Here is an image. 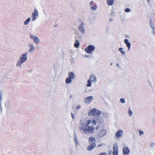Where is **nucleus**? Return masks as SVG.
<instances>
[{
    "label": "nucleus",
    "instance_id": "obj_24",
    "mask_svg": "<svg viewBox=\"0 0 155 155\" xmlns=\"http://www.w3.org/2000/svg\"><path fill=\"white\" fill-rule=\"evenodd\" d=\"M31 20V18L30 17L28 18L27 19H26L24 23V25H27L29 22Z\"/></svg>",
    "mask_w": 155,
    "mask_h": 155
},
{
    "label": "nucleus",
    "instance_id": "obj_25",
    "mask_svg": "<svg viewBox=\"0 0 155 155\" xmlns=\"http://www.w3.org/2000/svg\"><path fill=\"white\" fill-rule=\"evenodd\" d=\"M38 11L36 9H35L34 10V12H33L32 13V15L36 16H38Z\"/></svg>",
    "mask_w": 155,
    "mask_h": 155
},
{
    "label": "nucleus",
    "instance_id": "obj_43",
    "mask_svg": "<svg viewBox=\"0 0 155 155\" xmlns=\"http://www.w3.org/2000/svg\"><path fill=\"white\" fill-rule=\"evenodd\" d=\"M149 23L150 24L153 23V21L151 19L149 20Z\"/></svg>",
    "mask_w": 155,
    "mask_h": 155
},
{
    "label": "nucleus",
    "instance_id": "obj_8",
    "mask_svg": "<svg viewBox=\"0 0 155 155\" xmlns=\"http://www.w3.org/2000/svg\"><path fill=\"white\" fill-rule=\"evenodd\" d=\"M93 100V97L92 96H89L85 97L84 101L85 103L88 104L91 103V101Z\"/></svg>",
    "mask_w": 155,
    "mask_h": 155
},
{
    "label": "nucleus",
    "instance_id": "obj_31",
    "mask_svg": "<svg viewBox=\"0 0 155 155\" xmlns=\"http://www.w3.org/2000/svg\"><path fill=\"white\" fill-rule=\"evenodd\" d=\"M120 102L122 103H124L125 102V99L124 98H121L120 99Z\"/></svg>",
    "mask_w": 155,
    "mask_h": 155
},
{
    "label": "nucleus",
    "instance_id": "obj_23",
    "mask_svg": "<svg viewBox=\"0 0 155 155\" xmlns=\"http://www.w3.org/2000/svg\"><path fill=\"white\" fill-rule=\"evenodd\" d=\"M107 2L109 5L111 6L113 5L114 0H107Z\"/></svg>",
    "mask_w": 155,
    "mask_h": 155
},
{
    "label": "nucleus",
    "instance_id": "obj_21",
    "mask_svg": "<svg viewBox=\"0 0 155 155\" xmlns=\"http://www.w3.org/2000/svg\"><path fill=\"white\" fill-rule=\"evenodd\" d=\"M65 83L67 84L71 83L72 82V79L69 77L67 78L65 80Z\"/></svg>",
    "mask_w": 155,
    "mask_h": 155
},
{
    "label": "nucleus",
    "instance_id": "obj_10",
    "mask_svg": "<svg viewBox=\"0 0 155 155\" xmlns=\"http://www.w3.org/2000/svg\"><path fill=\"white\" fill-rule=\"evenodd\" d=\"M123 155H128L130 153V150L129 148L126 147L124 148L123 149Z\"/></svg>",
    "mask_w": 155,
    "mask_h": 155
},
{
    "label": "nucleus",
    "instance_id": "obj_44",
    "mask_svg": "<svg viewBox=\"0 0 155 155\" xmlns=\"http://www.w3.org/2000/svg\"><path fill=\"white\" fill-rule=\"evenodd\" d=\"M90 5H91V6L92 5H94L93 4V2L92 1L91 2H90Z\"/></svg>",
    "mask_w": 155,
    "mask_h": 155
},
{
    "label": "nucleus",
    "instance_id": "obj_18",
    "mask_svg": "<svg viewBox=\"0 0 155 155\" xmlns=\"http://www.w3.org/2000/svg\"><path fill=\"white\" fill-rule=\"evenodd\" d=\"M23 63L19 59L17 61L16 67H19L20 68H22L21 64Z\"/></svg>",
    "mask_w": 155,
    "mask_h": 155
},
{
    "label": "nucleus",
    "instance_id": "obj_41",
    "mask_svg": "<svg viewBox=\"0 0 155 155\" xmlns=\"http://www.w3.org/2000/svg\"><path fill=\"white\" fill-rule=\"evenodd\" d=\"M2 94H0V102L1 103L2 102L1 95H2Z\"/></svg>",
    "mask_w": 155,
    "mask_h": 155
},
{
    "label": "nucleus",
    "instance_id": "obj_39",
    "mask_svg": "<svg viewBox=\"0 0 155 155\" xmlns=\"http://www.w3.org/2000/svg\"><path fill=\"white\" fill-rule=\"evenodd\" d=\"M71 117H72V119L73 120H74V115L72 113H71Z\"/></svg>",
    "mask_w": 155,
    "mask_h": 155
},
{
    "label": "nucleus",
    "instance_id": "obj_45",
    "mask_svg": "<svg viewBox=\"0 0 155 155\" xmlns=\"http://www.w3.org/2000/svg\"><path fill=\"white\" fill-rule=\"evenodd\" d=\"M125 37L127 38H129V36L128 35H127L125 36Z\"/></svg>",
    "mask_w": 155,
    "mask_h": 155
},
{
    "label": "nucleus",
    "instance_id": "obj_6",
    "mask_svg": "<svg viewBox=\"0 0 155 155\" xmlns=\"http://www.w3.org/2000/svg\"><path fill=\"white\" fill-rule=\"evenodd\" d=\"M112 154L113 155H118V148L117 143H114L113 146Z\"/></svg>",
    "mask_w": 155,
    "mask_h": 155
},
{
    "label": "nucleus",
    "instance_id": "obj_56",
    "mask_svg": "<svg viewBox=\"0 0 155 155\" xmlns=\"http://www.w3.org/2000/svg\"><path fill=\"white\" fill-rule=\"evenodd\" d=\"M85 57H88V56H87V55H86L85 56Z\"/></svg>",
    "mask_w": 155,
    "mask_h": 155
},
{
    "label": "nucleus",
    "instance_id": "obj_47",
    "mask_svg": "<svg viewBox=\"0 0 155 155\" xmlns=\"http://www.w3.org/2000/svg\"><path fill=\"white\" fill-rule=\"evenodd\" d=\"M112 19L111 18H110L109 19V21L110 22H111L112 21Z\"/></svg>",
    "mask_w": 155,
    "mask_h": 155
},
{
    "label": "nucleus",
    "instance_id": "obj_19",
    "mask_svg": "<svg viewBox=\"0 0 155 155\" xmlns=\"http://www.w3.org/2000/svg\"><path fill=\"white\" fill-rule=\"evenodd\" d=\"M74 138L75 141V143L76 145H79V143L78 142L77 140V135L75 133V132H74Z\"/></svg>",
    "mask_w": 155,
    "mask_h": 155
},
{
    "label": "nucleus",
    "instance_id": "obj_53",
    "mask_svg": "<svg viewBox=\"0 0 155 155\" xmlns=\"http://www.w3.org/2000/svg\"><path fill=\"white\" fill-rule=\"evenodd\" d=\"M113 64V63H111L110 64V65H112Z\"/></svg>",
    "mask_w": 155,
    "mask_h": 155
},
{
    "label": "nucleus",
    "instance_id": "obj_9",
    "mask_svg": "<svg viewBox=\"0 0 155 155\" xmlns=\"http://www.w3.org/2000/svg\"><path fill=\"white\" fill-rule=\"evenodd\" d=\"M30 38L33 40L36 44H37L39 42V40L36 36L31 35L30 36Z\"/></svg>",
    "mask_w": 155,
    "mask_h": 155
},
{
    "label": "nucleus",
    "instance_id": "obj_14",
    "mask_svg": "<svg viewBox=\"0 0 155 155\" xmlns=\"http://www.w3.org/2000/svg\"><path fill=\"white\" fill-rule=\"evenodd\" d=\"M28 46L30 47V48L29 50V52H31L35 50V48L34 47L33 44H28Z\"/></svg>",
    "mask_w": 155,
    "mask_h": 155
},
{
    "label": "nucleus",
    "instance_id": "obj_38",
    "mask_svg": "<svg viewBox=\"0 0 155 155\" xmlns=\"http://www.w3.org/2000/svg\"><path fill=\"white\" fill-rule=\"evenodd\" d=\"M143 134V132L142 131L140 130L139 131V135L141 136V134Z\"/></svg>",
    "mask_w": 155,
    "mask_h": 155
},
{
    "label": "nucleus",
    "instance_id": "obj_12",
    "mask_svg": "<svg viewBox=\"0 0 155 155\" xmlns=\"http://www.w3.org/2000/svg\"><path fill=\"white\" fill-rule=\"evenodd\" d=\"M89 79L94 83L96 82L97 81V78L94 74L91 75Z\"/></svg>",
    "mask_w": 155,
    "mask_h": 155
},
{
    "label": "nucleus",
    "instance_id": "obj_54",
    "mask_svg": "<svg viewBox=\"0 0 155 155\" xmlns=\"http://www.w3.org/2000/svg\"><path fill=\"white\" fill-rule=\"evenodd\" d=\"M148 2H149L150 1V0H147Z\"/></svg>",
    "mask_w": 155,
    "mask_h": 155
},
{
    "label": "nucleus",
    "instance_id": "obj_27",
    "mask_svg": "<svg viewBox=\"0 0 155 155\" xmlns=\"http://www.w3.org/2000/svg\"><path fill=\"white\" fill-rule=\"evenodd\" d=\"M91 81L88 79L87 81V86L88 87L91 86L92 85Z\"/></svg>",
    "mask_w": 155,
    "mask_h": 155
},
{
    "label": "nucleus",
    "instance_id": "obj_36",
    "mask_svg": "<svg viewBox=\"0 0 155 155\" xmlns=\"http://www.w3.org/2000/svg\"><path fill=\"white\" fill-rule=\"evenodd\" d=\"M152 31H151L152 33L154 35H155V28L152 29Z\"/></svg>",
    "mask_w": 155,
    "mask_h": 155
},
{
    "label": "nucleus",
    "instance_id": "obj_28",
    "mask_svg": "<svg viewBox=\"0 0 155 155\" xmlns=\"http://www.w3.org/2000/svg\"><path fill=\"white\" fill-rule=\"evenodd\" d=\"M94 5V6H91V9L93 11H94V10H96V9L97 8V6H96V5Z\"/></svg>",
    "mask_w": 155,
    "mask_h": 155
},
{
    "label": "nucleus",
    "instance_id": "obj_48",
    "mask_svg": "<svg viewBox=\"0 0 155 155\" xmlns=\"http://www.w3.org/2000/svg\"><path fill=\"white\" fill-rule=\"evenodd\" d=\"M5 106L6 107H7V108H8V105H7V104H5Z\"/></svg>",
    "mask_w": 155,
    "mask_h": 155
},
{
    "label": "nucleus",
    "instance_id": "obj_52",
    "mask_svg": "<svg viewBox=\"0 0 155 155\" xmlns=\"http://www.w3.org/2000/svg\"><path fill=\"white\" fill-rule=\"evenodd\" d=\"M44 14H45V15H47V14H46V13H45V12H44Z\"/></svg>",
    "mask_w": 155,
    "mask_h": 155
},
{
    "label": "nucleus",
    "instance_id": "obj_22",
    "mask_svg": "<svg viewBox=\"0 0 155 155\" xmlns=\"http://www.w3.org/2000/svg\"><path fill=\"white\" fill-rule=\"evenodd\" d=\"M80 45V43L78 40H75V43L74 44V46L76 48H78Z\"/></svg>",
    "mask_w": 155,
    "mask_h": 155
},
{
    "label": "nucleus",
    "instance_id": "obj_32",
    "mask_svg": "<svg viewBox=\"0 0 155 155\" xmlns=\"http://www.w3.org/2000/svg\"><path fill=\"white\" fill-rule=\"evenodd\" d=\"M150 26L152 29L155 28L154 24L153 23L150 24Z\"/></svg>",
    "mask_w": 155,
    "mask_h": 155
},
{
    "label": "nucleus",
    "instance_id": "obj_11",
    "mask_svg": "<svg viewBox=\"0 0 155 155\" xmlns=\"http://www.w3.org/2000/svg\"><path fill=\"white\" fill-rule=\"evenodd\" d=\"M124 42L125 44L126 45V47L128 48L127 50L129 51L130 50L131 47V43L129 41L128 39H125L124 40Z\"/></svg>",
    "mask_w": 155,
    "mask_h": 155
},
{
    "label": "nucleus",
    "instance_id": "obj_49",
    "mask_svg": "<svg viewBox=\"0 0 155 155\" xmlns=\"http://www.w3.org/2000/svg\"><path fill=\"white\" fill-rule=\"evenodd\" d=\"M99 128V127L98 126H97L96 127V130H97V129H98Z\"/></svg>",
    "mask_w": 155,
    "mask_h": 155
},
{
    "label": "nucleus",
    "instance_id": "obj_5",
    "mask_svg": "<svg viewBox=\"0 0 155 155\" xmlns=\"http://www.w3.org/2000/svg\"><path fill=\"white\" fill-rule=\"evenodd\" d=\"M107 133V132L106 130L102 129L100 132L96 135V138H98L103 137L106 135Z\"/></svg>",
    "mask_w": 155,
    "mask_h": 155
},
{
    "label": "nucleus",
    "instance_id": "obj_57",
    "mask_svg": "<svg viewBox=\"0 0 155 155\" xmlns=\"http://www.w3.org/2000/svg\"><path fill=\"white\" fill-rule=\"evenodd\" d=\"M71 96H72V95H71V96H70V98H71Z\"/></svg>",
    "mask_w": 155,
    "mask_h": 155
},
{
    "label": "nucleus",
    "instance_id": "obj_30",
    "mask_svg": "<svg viewBox=\"0 0 155 155\" xmlns=\"http://www.w3.org/2000/svg\"><path fill=\"white\" fill-rule=\"evenodd\" d=\"M124 11L125 12H129L131 11L130 9L129 8H127L125 9Z\"/></svg>",
    "mask_w": 155,
    "mask_h": 155
},
{
    "label": "nucleus",
    "instance_id": "obj_37",
    "mask_svg": "<svg viewBox=\"0 0 155 155\" xmlns=\"http://www.w3.org/2000/svg\"><path fill=\"white\" fill-rule=\"evenodd\" d=\"M155 145V143H151L150 144V146L151 147H154Z\"/></svg>",
    "mask_w": 155,
    "mask_h": 155
},
{
    "label": "nucleus",
    "instance_id": "obj_2",
    "mask_svg": "<svg viewBox=\"0 0 155 155\" xmlns=\"http://www.w3.org/2000/svg\"><path fill=\"white\" fill-rule=\"evenodd\" d=\"M101 114V112L100 110H97L96 108H93L90 110L88 113L89 116H98Z\"/></svg>",
    "mask_w": 155,
    "mask_h": 155
},
{
    "label": "nucleus",
    "instance_id": "obj_55",
    "mask_svg": "<svg viewBox=\"0 0 155 155\" xmlns=\"http://www.w3.org/2000/svg\"><path fill=\"white\" fill-rule=\"evenodd\" d=\"M56 26H57V25H55L54 26V27H56Z\"/></svg>",
    "mask_w": 155,
    "mask_h": 155
},
{
    "label": "nucleus",
    "instance_id": "obj_7",
    "mask_svg": "<svg viewBox=\"0 0 155 155\" xmlns=\"http://www.w3.org/2000/svg\"><path fill=\"white\" fill-rule=\"evenodd\" d=\"M27 54L28 52H26L22 54L19 59L23 63H24L27 59Z\"/></svg>",
    "mask_w": 155,
    "mask_h": 155
},
{
    "label": "nucleus",
    "instance_id": "obj_42",
    "mask_svg": "<svg viewBox=\"0 0 155 155\" xmlns=\"http://www.w3.org/2000/svg\"><path fill=\"white\" fill-rule=\"evenodd\" d=\"M80 108H81V106L80 105H78L76 107V108L77 109H79Z\"/></svg>",
    "mask_w": 155,
    "mask_h": 155
},
{
    "label": "nucleus",
    "instance_id": "obj_17",
    "mask_svg": "<svg viewBox=\"0 0 155 155\" xmlns=\"http://www.w3.org/2000/svg\"><path fill=\"white\" fill-rule=\"evenodd\" d=\"M68 76L71 79H74L75 76L74 73L72 72H69L68 73Z\"/></svg>",
    "mask_w": 155,
    "mask_h": 155
},
{
    "label": "nucleus",
    "instance_id": "obj_26",
    "mask_svg": "<svg viewBox=\"0 0 155 155\" xmlns=\"http://www.w3.org/2000/svg\"><path fill=\"white\" fill-rule=\"evenodd\" d=\"M97 119L99 121V122L101 123L103 119L102 117H100L99 116H97Z\"/></svg>",
    "mask_w": 155,
    "mask_h": 155
},
{
    "label": "nucleus",
    "instance_id": "obj_51",
    "mask_svg": "<svg viewBox=\"0 0 155 155\" xmlns=\"http://www.w3.org/2000/svg\"><path fill=\"white\" fill-rule=\"evenodd\" d=\"M8 103L9 104H11V103L10 102H8Z\"/></svg>",
    "mask_w": 155,
    "mask_h": 155
},
{
    "label": "nucleus",
    "instance_id": "obj_35",
    "mask_svg": "<svg viewBox=\"0 0 155 155\" xmlns=\"http://www.w3.org/2000/svg\"><path fill=\"white\" fill-rule=\"evenodd\" d=\"M2 111V103L0 102V113Z\"/></svg>",
    "mask_w": 155,
    "mask_h": 155
},
{
    "label": "nucleus",
    "instance_id": "obj_34",
    "mask_svg": "<svg viewBox=\"0 0 155 155\" xmlns=\"http://www.w3.org/2000/svg\"><path fill=\"white\" fill-rule=\"evenodd\" d=\"M92 123L93 124L95 125L96 124L97 122L96 120H93L92 122Z\"/></svg>",
    "mask_w": 155,
    "mask_h": 155
},
{
    "label": "nucleus",
    "instance_id": "obj_3",
    "mask_svg": "<svg viewBox=\"0 0 155 155\" xmlns=\"http://www.w3.org/2000/svg\"><path fill=\"white\" fill-rule=\"evenodd\" d=\"M85 25V24L83 22H82L80 24L78 25V28L80 32L82 35L85 34L86 32Z\"/></svg>",
    "mask_w": 155,
    "mask_h": 155
},
{
    "label": "nucleus",
    "instance_id": "obj_16",
    "mask_svg": "<svg viewBox=\"0 0 155 155\" xmlns=\"http://www.w3.org/2000/svg\"><path fill=\"white\" fill-rule=\"evenodd\" d=\"M123 132L122 130H119L116 133V136L118 138L121 137L123 134Z\"/></svg>",
    "mask_w": 155,
    "mask_h": 155
},
{
    "label": "nucleus",
    "instance_id": "obj_1",
    "mask_svg": "<svg viewBox=\"0 0 155 155\" xmlns=\"http://www.w3.org/2000/svg\"><path fill=\"white\" fill-rule=\"evenodd\" d=\"M91 123V120H88L85 122L80 120L78 126L79 129L81 132H82V131H83L86 134L93 133L94 131L95 128L92 125L91 126H89Z\"/></svg>",
    "mask_w": 155,
    "mask_h": 155
},
{
    "label": "nucleus",
    "instance_id": "obj_15",
    "mask_svg": "<svg viewBox=\"0 0 155 155\" xmlns=\"http://www.w3.org/2000/svg\"><path fill=\"white\" fill-rule=\"evenodd\" d=\"M89 143L90 144H95L96 140L95 138L93 137H90L89 139Z\"/></svg>",
    "mask_w": 155,
    "mask_h": 155
},
{
    "label": "nucleus",
    "instance_id": "obj_33",
    "mask_svg": "<svg viewBox=\"0 0 155 155\" xmlns=\"http://www.w3.org/2000/svg\"><path fill=\"white\" fill-rule=\"evenodd\" d=\"M32 21H34L36 19V16H34L32 15Z\"/></svg>",
    "mask_w": 155,
    "mask_h": 155
},
{
    "label": "nucleus",
    "instance_id": "obj_40",
    "mask_svg": "<svg viewBox=\"0 0 155 155\" xmlns=\"http://www.w3.org/2000/svg\"><path fill=\"white\" fill-rule=\"evenodd\" d=\"M99 155H107V154L105 152H104L99 154Z\"/></svg>",
    "mask_w": 155,
    "mask_h": 155
},
{
    "label": "nucleus",
    "instance_id": "obj_20",
    "mask_svg": "<svg viewBox=\"0 0 155 155\" xmlns=\"http://www.w3.org/2000/svg\"><path fill=\"white\" fill-rule=\"evenodd\" d=\"M123 49L124 48H119L118 49V51L120 52L121 54L122 55H124L126 54L125 52L123 50Z\"/></svg>",
    "mask_w": 155,
    "mask_h": 155
},
{
    "label": "nucleus",
    "instance_id": "obj_29",
    "mask_svg": "<svg viewBox=\"0 0 155 155\" xmlns=\"http://www.w3.org/2000/svg\"><path fill=\"white\" fill-rule=\"evenodd\" d=\"M128 113L129 114V116L130 117L131 116L132 114V112L130 109H129V110H128Z\"/></svg>",
    "mask_w": 155,
    "mask_h": 155
},
{
    "label": "nucleus",
    "instance_id": "obj_46",
    "mask_svg": "<svg viewBox=\"0 0 155 155\" xmlns=\"http://www.w3.org/2000/svg\"><path fill=\"white\" fill-rule=\"evenodd\" d=\"M102 145H102V144H99V145H98L97 147H101V146H102Z\"/></svg>",
    "mask_w": 155,
    "mask_h": 155
},
{
    "label": "nucleus",
    "instance_id": "obj_13",
    "mask_svg": "<svg viewBox=\"0 0 155 155\" xmlns=\"http://www.w3.org/2000/svg\"><path fill=\"white\" fill-rule=\"evenodd\" d=\"M96 144L93 143L90 144V145L88 146L87 147V150L88 151H90L92 150L94 147H96Z\"/></svg>",
    "mask_w": 155,
    "mask_h": 155
},
{
    "label": "nucleus",
    "instance_id": "obj_4",
    "mask_svg": "<svg viewBox=\"0 0 155 155\" xmlns=\"http://www.w3.org/2000/svg\"><path fill=\"white\" fill-rule=\"evenodd\" d=\"M95 50V47L92 45H89L86 48L85 51L87 53L91 54Z\"/></svg>",
    "mask_w": 155,
    "mask_h": 155
},
{
    "label": "nucleus",
    "instance_id": "obj_50",
    "mask_svg": "<svg viewBox=\"0 0 155 155\" xmlns=\"http://www.w3.org/2000/svg\"><path fill=\"white\" fill-rule=\"evenodd\" d=\"M117 65V66H118V67H119V66H120L119 64H117V65Z\"/></svg>",
    "mask_w": 155,
    "mask_h": 155
}]
</instances>
